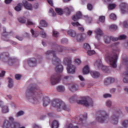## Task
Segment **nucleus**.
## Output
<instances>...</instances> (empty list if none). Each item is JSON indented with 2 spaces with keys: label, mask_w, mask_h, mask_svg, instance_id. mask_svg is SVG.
<instances>
[{
  "label": "nucleus",
  "mask_w": 128,
  "mask_h": 128,
  "mask_svg": "<svg viewBox=\"0 0 128 128\" xmlns=\"http://www.w3.org/2000/svg\"><path fill=\"white\" fill-rule=\"evenodd\" d=\"M87 118H88V114H86L81 116V117L80 118V122L79 124H82V122H84V120H86Z\"/></svg>",
  "instance_id": "nucleus-34"
},
{
  "label": "nucleus",
  "mask_w": 128,
  "mask_h": 128,
  "mask_svg": "<svg viewBox=\"0 0 128 128\" xmlns=\"http://www.w3.org/2000/svg\"><path fill=\"white\" fill-rule=\"evenodd\" d=\"M104 42L105 44H108L112 42V41L110 40V36H104Z\"/></svg>",
  "instance_id": "nucleus-30"
},
{
  "label": "nucleus",
  "mask_w": 128,
  "mask_h": 128,
  "mask_svg": "<svg viewBox=\"0 0 128 128\" xmlns=\"http://www.w3.org/2000/svg\"><path fill=\"white\" fill-rule=\"evenodd\" d=\"M72 24L73 26H78V30H80V32H84V28L82 26V25H80L78 22H72Z\"/></svg>",
  "instance_id": "nucleus-16"
},
{
  "label": "nucleus",
  "mask_w": 128,
  "mask_h": 128,
  "mask_svg": "<svg viewBox=\"0 0 128 128\" xmlns=\"http://www.w3.org/2000/svg\"><path fill=\"white\" fill-rule=\"evenodd\" d=\"M56 12L59 14V16H62V14H64V11L62 10V9L60 8H55Z\"/></svg>",
  "instance_id": "nucleus-39"
},
{
  "label": "nucleus",
  "mask_w": 128,
  "mask_h": 128,
  "mask_svg": "<svg viewBox=\"0 0 128 128\" xmlns=\"http://www.w3.org/2000/svg\"><path fill=\"white\" fill-rule=\"evenodd\" d=\"M50 102V100L48 97H44L42 100V104L44 106H48Z\"/></svg>",
  "instance_id": "nucleus-21"
},
{
  "label": "nucleus",
  "mask_w": 128,
  "mask_h": 128,
  "mask_svg": "<svg viewBox=\"0 0 128 128\" xmlns=\"http://www.w3.org/2000/svg\"><path fill=\"white\" fill-rule=\"evenodd\" d=\"M87 54L88 56H92L93 54H96V52L94 50H88L87 52Z\"/></svg>",
  "instance_id": "nucleus-49"
},
{
  "label": "nucleus",
  "mask_w": 128,
  "mask_h": 128,
  "mask_svg": "<svg viewBox=\"0 0 128 128\" xmlns=\"http://www.w3.org/2000/svg\"><path fill=\"white\" fill-rule=\"evenodd\" d=\"M99 114V116H97L96 118V121L98 122H100V124L106 122L110 116L106 110H101L100 111Z\"/></svg>",
  "instance_id": "nucleus-5"
},
{
  "label": "nucleus",
  "mask_w": 128,
  "mask_h": 128,
  "mask_svg": "<svg viewBox=\"0 0 128 128\" xmlns=\"http://www.w3.org/2000/svg\"><path fill=\"white\" fill-rule=\"evenodd\" d=\"M118 118H120V114L118 112H115L111 116V122L113 124H118Z\"/></svg>",
  "instance_id": "nucleus-11"
},
{
  "label": "nucleus",
  "mask_w": 128,
  "mask_h": 128,
  "mask_svg": "<svg viewBox=\"0 0 128 128\" xmlns=\"http://www.w3.org/2000/svg\"><path fill=\"white\" fill-rule=\"evenodd\" d=\"M24 8L28 10H32L34 8H32V5L31 4L28 3L26 0H24L22 2Z\"/></svg>",
  "instance_id": "nucleus-14"
},
{
  "label": "nucleus",
  "mask_w": 128,
  "mask_h": 128,
  "mask_svg": "<svg viewBox=\"0 0 128 128\" xmlns=\"http://www.w3.org/2000/svg\"><path fill=\"white\" fill-rule=\"evenodd\" d=\"M38 28H40V30H42V31L40 32V34L41 35V36L42 38H46V33L44 32V29H42V28H40V26H39Z\"/></svg>",
  "instance_id": "nucleus-38"
},
{
  "label": "nucleus",
  "mask_w": 128,
  "mask_h": 128,
  "mask_svg": "<svg viewBox=\"0 0 128 128\" xmlns=\"http://www.w3.org/2000/svg\"><path fill=\"white\" fill-rule=\"evenodd\" d=\"M122 124L124 128H128V120H124L122 122Z\"/></svg>",
  "instance_id": "nucleus-41"
},
{
  "label": "nucleus",
  "mask_w": 128,
  "mask_h": 128,
  "mask_svg": "<svg viewBox=\"0 0 128 128\" xmlns=\"http://www.w3.org/2000/svg\"><path fill=\"white\" fill-rule=\"evenodd\" d=\"M116 4H108V10H114V8H116Z\"/></svg>",
  "instance_id": "nucleus-36"
},
{
  "label": "nucleus",
  "mask_w": 128,
  "mask_h": 128,
  "mask_svg": "<svg viewBox=\"0 0 128 128\" xmlns=\"http://www.w3.org/2000/svg\"><path fill=\"white\" fill-rule=\"evenodd\" d=\"M118 60V53L113 52L106 57V62L111 66L112 68H116V61Z\"/></svg>",
  "instance_id": "nucleus-4"
},
{
  "label": "nucleus",
  "mask_w": 128,
  "mask_h": 128,
  "mask_svg": "<svg viewBox=\"0 0 128 128\" xmlns=\"http://www.w3.org/2000/svg\"><path fill=\"white\" fill-rule=\"evenodd\" d=\"M128 58H124L122 60V62L124 64H128Z\"/></svg>",
  "instance_id": "nucleus-63"
},
{
  "label": "nucleus",
  "mask_w": 128,
  "mask_h": 128,
  "mask_svg": "<svg viewBox=\"0 0 128 128\" xmlns=\"http://www.w3.org/2000/svg\"><path fill=\"white\" fill-rule=\"evenodd\" d=\"M60 36V33L58 32V31L54 30L53 32V36H54V38H58Z\"/></svg>",
  "instance_id": "nucleus-54"
},
{
  "label": "nucleus",
  "mask_w": 128,
  "mask_h": 128,
  "mask_svg": "<svg viewBox=\"0 0 128 128\" xmlns=\"http://www.w3.org/2000/svg\"><path fill=\"white\" fill-rule=\"evenodd\" d=\"M10 34V33L6 32V28H4V32L2 34L3 36H8Z\"/></svg>",
  "instance_id": "nucleus-53"
},
{
  "label": "nucleus",
  "mask_w": 128,
  "mask_h": 128,
  "mask_svg": "<svg viewBox=\"0 0 128 128\" xmlns=\"http://www.w3.org/2000/svg\"><path fill=\"white\" fill-rule=\"evenodd\" d=\"M95 32L96 34V38L98 40H100V36L104 34V32H102V30L100 28H97L95 30Z\"/></svg>",
  "instance_id": "nucleus-13"
},
{
  "label": "nucleus",
  "mask_w": 128,
  "mask_h": 128,
  "mask_svg": "<svg viewBox=\"0 0 128 128\" xmlns=\"http://www.w3.org/2000/svg\"><path fill=\"white\" fill-rule=\"evenodd\" d=\"M60 75L58 74H54L50 78V84L52 86H55L60 82Z\"/></svg>",
  "instance_id": "nucleus-9"
},
{
  "label": "nucleus",
  "mask_w": 128,
  "mask_h": 128,
  "mask_svg": "<svg viewBox=\"0 0 128 128\" xmlns=\"http://www.w3.org/2000/svg\"><path fill=\"white\" fill-rule=\"evenodd\" d=\"M10 128H20V123L18 122H12L10 123Z\"/></svg>",
  "instance_id": "nucleus-27"
},
{
  "label": "nucleus",
  "mask_w": 128,
  "mask_h": 128,
  "mask_svg": "<svg viewBox=\"0 0 128 128\" xmlns=\"http://www.w3.org/2000/svg\"><path fill=\"white\" fill-rule=\"evenodd\" d=\"M90 73V67L88 66H86L83 68V74H88Z\"/></svg>",
  "instance_id": "nucleus-32"
},
{
  "label": "nucleus",
  "mask_w": 128,
  "mask_h": 128,
  "mask_svg": "<svg viewBox=\"0 0 128 128\" xmlns=\"http://www.w3.org/2000/svg\"><path fill=\"white\" fill-rule=\"evenodd\" d=\"M106 20V17L104 16H100L99 18L100 22H104V20Z\"/></svg>",
  "instance_id": "nucleus-57"
},
{
  "label": "nucleus",
  "mask_w": 128,
  "mask_h": 128,
  "mask_svg": "<svg viewBox=\"0 0 128 128\" xmlns=\"http://www.w3.org/2000/svg\"><path fill=\"white\" fill-rule=\"evenodd\" d=\"M77 103L79 104H84L87 108H88V106H94V101L90 98H86L82 100H79L77 101Z\"/></svg>",
  "instance_id": "nucleus-7"
},
{
  "label": "nucleus",
  "mask_w": 128,
  "mask_h": 128,
  "mask_svg": "<svg viewBox=\"0 0 128 128\" xmlns=\"http://www.w3.org/2000/svg\"><path fill=\"white\" fill-rule=\"evenodd\" d=\"M109 28L110 30H118V26L114 24H112L110 26Z\"/></svg>",
  "instance_id": "nucleus-48"
},
{
  "label": "nucleus",
  "mask_w": 128,
  "mask_h": 128,
  "mask_svg": "<svg viewBox=\"0 0 128 128\" xmlns=\"http://www.w3.org/2000/svg\"><path fill=\"white\" fill-rule=\"evenodd\" d=\"M58 126H60V124H58V122L56 120H54L52 122L51 128H58Z\"/></svg>",
  "instance_id": "nucleus-28"
},
{
  "label": "nucleus",
  "mask_w": 128,
  "mask_h": 128,
  "mask_svg": "<svg viewBox=\"0 0 128 128\" xmlns=\"http://www.w3.org/2000/svg\"><path fill=\"white\" fill-rule=\"evenodd\" d=\"M10 110H8V106H2V112L3 114H7L8 112Z\"/></svg>",
  "instance_id": "nucleus-35"
},
{
  "label": "nucleus",
  "mask_w": 128,
  "mask_h": 128,
  "mask_svg": "<svg viewBox=\"0 0 128 128\" xmlns=\"http://www.w3.org/2000/svg\"><path fill=\"white\" fill-rule=\"evenodd\" d=\"M103 96L104 98H112V94H104Z\"/></svg>",
  "instance_id": "nucleus-59"
},
{
  "label": "nucleus",
  "mask_w": 128,
  "mask_h": 128,
  "mask_svg": "<svg viewBox=\"0 0 128 128\" xmlns=\"http://www.w3.org/2000/svg\"><path fill=\"white\" fill-rule=\"evenodd\" d=\"M76 40L78 42H82L86 40V37L84 36V34H78L76 36Z\"/></svg>",
  "instance_id": "nucleus-15"
},
{
  "label": "nucleus",
  "mask_w": 128,
  "mask_h": 128,
  "mask_svg": "<svg viewBox=\"0 0 128 128\" xmlns=\"http://www.w3.org/2000/svg\"><path fill=\"white\" fill-rule=\"evenodd\" d=\"M91 76L92 77H93L94 78H99L100 76V72H96V71H92L90 72Z\"/></svg>",
  "instance_id": "nucleus-24"
},
{
  "label": "nucleus",
  "mask_w": 128,
  "mask_h": 128,
  "mask_svg": "<svg viewBox=\"0 0 128 128\" xmlns=\"http://www.w3.org/2000/svg\"><path fill=\"white\" fill-rule=\"evenodd\" d=\"M31 33L32 34V36L33 38H36L38 36V34L36 33V32H34V30L32 29H31L30 30Z\"/></svg>",
  "instance_id": "nucleus-45"
},
{
  "label": "nucleus",
  "mask_w": 128,
  "mask_h": 128,
  "mask_svg": "<svg viewBox=\"0 0 128 128\" xmlns=\"http://www.w3.org/2000/svg\"><path fill=\"white\" fill-rule=\"evenodd\" d=\"M24 112L22 110H20L16 114V118H18L19 116H24Z\"/></svg>",
  "instance_id": "nucleus-44"
},
{
  "label": "nucleus",
  "mask_w": 128,
  "mask_h": 128,
  "mask_svg": "<svg viewBox=\"0 0 128 128\" xmlns=\"http://www.w3.org/2000/svg\"><path fill=\"white\" fill-rule=\"evenodd\" d=\"M3 128H10V121L6 120L4 121V124L2 126Z\"/></svg>",
  "instance_id": "nucleus-26"
},
{
  "label": "nucleus",
  "mask_w": 128,
  "mask_h": 128,
  "mask_svg": "<svg viewBox=\"0 0 128 128\" xmlns=\"http://www.w3.org/2000/svg\"><path fill=\"white\" fill-rule=\"evenodd\" d=\"M85 18H86V22L88 24H90L92 22V18L88 17V16H85Z\"/></svg>",
  "instance_id": "nucleus-52"
},
{
  "label": "nucleus",
  "mask_w": 128,
  "mask_h": 128,
  "mask_svg": "<svg viewBox=\"0 0 128 128\" xmlns=\"http://www.w3.org/2000/svg\"><path fill=\"white\" fill-rule=\"evenodd\" d=\"M40 24L41 26H43V28L48 26V23L44 20H41Z\"/></svg>",
  "instance_id": "nucleus-40"
},
{
  "label": "nucleus",
  "mask_w": 128,
  "mask_h": 128,
  "mask_svg": "<svg viewBox=\"0 0 128 128\" xmlns=\"http://www.w3.org/2000/svg\"><path fill=\"white\" fill-rule=\"evenodd\" d=\"M26 26H34V22L30 19H28Z\"/></svg>",
  "instance_id": "nucleus-46"
},
{
  "label": "nucleus",
  "mask_w": 128,
  "mask_h": 128,
  "mask_svg": "<svg viewBox=\"0 0 128 128\" xmlns=\"http://www.w3.org/2000/svg\"><path fill=\"white\" fill-rule=\"evenodd\" d=\"M100 70H102L106 72H108V67L106 66L102 65V68H100Z\"/></svg>",
  "instance_id": "nucleus-43"
},
{
  "label": "nucleus",
  "mask_w": 128,
  "mask_h": 128,
  "mask_svg": "<svg viewBox=\"0 0 128 128\" xmlns=\"http://www.w3.org/2000/svg\"><path fill=\"white\" fill-rule=\"evenodd\" d=\"M16 38L18 40H24V37L23 36H16Z\"/></svg>",
  "instance_id": "nucleus-62"
},
{
  "label": "nucleus",
  "mask_w": 128,
  "mask_h": 128,
  "mask_svg": "<svg viewBox=\"0 0 128 128\" xmlns=\"http://www.w3.org/2000/svg\"><path fill=\"white\" fill-rule=\"evenodd\" d=\"M118 40H126V35H121L118 38Z\"/></svg>",
  "instance_id": "nucleus-60"
},
{
  "label": "nucleus",
  "mask_w": 128,
  "mask_h": 128,
  "mask_svg": "<svg viewBox=\"0 0 128 128\" xmlns=\"http://www.w3.org/2000/svg\"><path fill=\"white\" fill-rule=\"evenodd\" d=\"M110 18L111 20H116V14L112 13L110 14Z\"/></svg>",
  "instance_id": "nucleus-47"
},
{
  "label": "nucleus",
  "mask_w": 128,
  "mask_h": 128,
  "mask_svg": "<svg viewBox=\"0 0 128 128\" xmlns=\"http://www.w3.org/2000/svg\"><path fill=\"white\" fill-rule=\"evenodd\" d=\"M52 106H54V108H56L58 112H60V110H62L66 112L70 111V107L66 105V103L60 99H54L52 101Z\"/></svg>",
  "instance_id": "nucleus-2"
},
{
  "label": "nucleus",
  "mask_w": 128,
  "mask_h": 128,
  "mask_svg": "<svg viewBox=\"0 0 128 128\" xmlns=\"http://www.w3.org/2000/svg\"><path fill=\"white\" fill-rule=\"evenodd\" d=\"M22 4L19 3L15 7L14 10L16 12H20L22 10Z\"/></svg>",
  "instance_id": "nucleus-33"
},
{
  "label": "nucleus",
  "mask_w": 128,
  "mask_h": 128,
  "mask_svg": "<svg viewBox=\"0 0 128 128\" xmlns=\"http://www.w3.org/2000/svg\"><path fill=\"white\" fill-rule=\"evenodd\" d=\"M68 40L67 38H63L62 40H61V42L62 44H68Z\"/></svg>",
  "instance_id": "nucleus-58"
},
{
  "label": "nucleus",
  "mask_w": 128,
  "mask_h": 128,
  "mask_svg": "<svg viewBox=\"0 0 128 128\" xmlns=\"http://www.w3.org/2000/svg\"><path fill=\"white\" fill-rule=\"evenodd\" d=\"M123 90L124 92H126V94H128V86H124L123 88Z\"/></svg>",
  "instance_id": "nucleus-64"
},
{
  "label": "nucleus",
  "mask_w": 128,
  "mask_h": 128,
  "mask_svg": "<svg viewBox=\"0 0 128 128\" xmlns=\"http://www.w3.org/2000/svg\"><path fill=\"white\" fill-rule=\"evenodd\" d=\"M56 89L59 92H64V90H66V88H64V86H57Z\"/></svg>",
  "instance_id": "nucleus-31"
},
{
  "label": "nucleus",
  "mask_w": 128,
  "mask_h": 128,
  "mask_svg": "<svg viewBox=\"0 0 128 128\" xmlns=\"http://www.w3.org/2000/svg\"><path fill=\"white\" fill-rule=\"evenodd\" d=\"M87 8L88 10H92V4H88L87 5Z\"/></svg>",
  "instance_id": "nucleus-61"
},
{
  "label": "nucleus",
  "mask_w": 128,
  "mask_h": 128,
  "mask_svg": "<svg viewBox=\"0 0 128 128\" xmlns=\"http://www.w3.org/2000/svg\"><path fill=\"white\" fill-rule=\"evenodd\" d=\"M64 64L67 66V72L68 74H74L76 72V66L72 64V60L70 58L64 59Z\"/></svg>",
  "instance_id": "nucleus-6"
},
{
  "label": "nucleus",
  "mask_w": 128,
  "mask_h": 128,
  "mask_svg": "<svg viewBox=\"0 0 128 128\" xmlns=\"http://www.w3.org/2000/svg\"><path fill=\"white\" fill-rule=\"evenodd\" d=\"M8 86L10 88H12L14 86V80L12 78H8Z\"/></svg>",
  "instance_id": "nucleus-37"
},
{
  "label": "nucleus",
  "mask_w": 128,
  "mask_h": 128,
  "mask_svg": "<svg viewBox=\"0 0 128 128\" xmlns=\"http://www.w3.org/2000/svg\"><path fill=\"white\" fill-rule=\"evenodd\" d=\"M18 20L20 24H24L26 22V18L24 17H20L18 18Z\"/></svg>",
  "instance_id": "nucleus-42"
},
{
  "label": "nucleus",
  "mask_w": 128,
  "mask_h": 128,
  "mask_svg": "<svg viewBox=\"0 0 128 128\" xmlns=\"http://www.w3.org/2000/svg\"><path fill=\"white\" fill-rule=\"evenodd\" d=\"M110 39L112 42H116L117 40H118V38H116L112 36H110Z\"/></svg>",
  "instance_id": "nucleus-56"
},
{
  "label": "nucleus",
  "mask_w": 128,
  "mask_h": 128,
  "mask_svg": "<svg viewBox=\"0 0 128 128\" xmlns=\"http://www.w3.org/2000/svg\"><path fill=\"white\" fill-rule=\"evenodd\" d=\"M102 62L100 59L97 60L94 64V66L96 68H99V70L100 68H102Z\"/></svg>",
  "instance_id": "nucleus-20"
},
{
  "label": "nucleus",
  "mask_w": 128,
  "mask_h": 128,
  "mask_svg": "<svg viewBox=\"0 0 128 128\" xmlns=\"http://www.w3.org/2000/svg\"><path fill=\"white\" fill-rule=\"evenodd\" d=\"M68 34L72 38H74L76 36V33L74 30H70L68 31Z\"/></svg>",
  "instance_id": "nucleus-29"
},
{
  "label": "nucleus",
  "mask_w": 128,
  "mask_h": 128,
  "mask_svg": "<svg viewBox=\"0 0 128 128\" xmlns=\"http://www.w3.org/2000/svg\"><path fill=\"white\" fill-rule=\"evenodd\" d=\"M53 54V58L52 59V62L54 66H58V64H60V59L56 56V51L52 50H48L46 52V56H49V54Z\"/></svg>",
  "instance_id": "nucleus-8"
},
{
  "label": "nucleus",
  "mask_w": 128,
  "mask_h": 128,
  "mask_svg": "<svg viewBox=\"0 0 128 128\" xmlns=\"http://www.w3.org/2000/svg\"><path fill=\"white\" fill-rule=\"evenodd\" d=\"M64 10L66 12L67 16H70V12H72L74 10V8L72 6L66 7L64 8Z\"/></svg>",
  "instance_id": "nucleus-23"
},
{
  "label": "nucleus",
  "mask_w": 128,
  "mask_h": 128,
  "mask_svg": "<svg viewBox=\"0 0 128 128\" xmlns=\"http://www.w3.org/2000/svg\"><path fill=\"white\" fill-rule=\"evenodd\" d=\"M25 63L27 64L30 68H34V66H36L38 60H36V58H30L27 59Z\"/></svg>",
  "instance_id": "nucleus-10"
},
{
  "label": "nucleus",
  "mask_w": 128,
  "mask_h": 128,
  "mask_svg": "<svg viewBox=\"0 0 128 128\" xmlns=\"http://www.w3.org/2000/svg\"><path fill=\"white\" fill-rule=\"evenodd\" d=\"M123 82L125 84H128V71H126L124 74Z\"/></svg>",
  "instance_id": "nucleus-25"
},
{
  "label": "nucleus",
  "mask_w": 128,
  "mask_h": 128,
  "mask_svg": "<svg viewBox=\"0 0 128 128\" xmlns=\"http://www.w3.org/2000/svg\"><path fill=\"white\" fill-rule=\"evenodd\" d=\"M80 18H82V12H76V15H74L72 17V20L74 22L76 20H78Z\"/></svg>",
  "instance_id": "nucleus-18"
},
{
  "label": "nucleus",
  "mask_w": 128,
  "mask_h": 128,
  "mask_svg": "<svg viewBox=\"0 0 128 128\" xmlns=\"http://www.w3.org/2000/svg\"><path fill=\"white\" fill-rule=\"evenodd\" d=\"M112 102L110 100H108L106 102V106L108 108H110L112 106Z\"/></svg>",
  "instance_id": "nucleus-50"
},
{
  "label": "nucleus",
  "mask_w": 128,
  "mask_h": 128,
  "mask_svg": "<svg viewBox=\"0 0 128 128\" xmlns=\"http://www.w3.org/2000/svg\"><path fill=\"white\" fill-rule=\"evenodd\" d=\"M36 88V85L32 84L30 85L26 92V98L34 104H40V100H42V94L37 92H32L33 90Z\"/></svg>",
  "instance_id": "nucleus-1"
},
{
  "label": "nucleus",
  "mask_w": 128,
  "mask_h": 128,
  "mask_svg": "<svg viewBox=\"0 0 128 128\" xmlns=\"http://www.w3.org/2000/svg\"><path fill=\"white\" fill-rule=\"evenodd\" d=\"M15 78L17 80H20V78H22V75H20V74H16L15 75Z\"/></svg>",
  "instance_id": "nucleus-55"
},
{
  "label": "nucleus",
  "mask_w": 128,
  "mask_h": 128,
  "mask_svg": "<svg viewBox=\"0 0 128 128\" xmlns=\"http://www.w3.org/2000/svg\"><path fill=\"white\" fill-rule=\"evenodd\" d=\"M122 14H126L128 12V6L126 2H122L120 6Z\"/></svg>",
  "instance_id": "nucleus-12"
},
{
  "label": "nucleus",
  "mask_w": 128,
  "mask_h": 128,
  "mask_svg": "<svg viewBox=\"0 0 128 128\" xmlns=\"http://www.w3.org/2000/svg\"><path fill=\"white\" fill-rule=\"evenodd\" d=\"M84 48L85 50H90V44H84Z\"/></svg>",
  "instance_id": "nucleus-51"
},
{
  "label": "nucleus",
  "mask_w": 128,
  "mask_h": 128,
  "mask_svg": "<svg viewBox=\"0 0 128 128\" xmlns=\"http://www.w3.org/2000/svg\"><path fill=\"white\" fill-rule=\"evenodd\" d=\"M55 70L57 74H60L62 72V70H64V67L60 64L56 65Z\"/></svg>",
  "instance_id": "nucleus-19"
},
{
  "label": "nucleus",
  "mask_w": 128,
  "mask_h": 128,
  "mask_svg": "<svg viewBox=\"0 0 128 128\" xmlns=\"http://www.w3.org/2000/svg\"><path fill=\"white\" fill-rule=\"evenodd\" d=\"M114 82V78L108 77L105 79L104 84L105 86H108V84H110Z\"/></svg>",
  "instance_id": "nucleus-17"
},
{
  "label": "nucleus",
  "mask_w": 128,
  "mask_h": 128,
  "mask_svg": "<svg viewBox=\"0 0 128 128\" xmlns=\"http://www.w3.org/2000/svg\"><path fill=\"white\" fill-rule=\"evenodd\" d=\"M0 60H2L10 66L18 64V60L10 57V54L6 52L0 54Z\"/></svg>",
  "instance_id": "nucleus-3"
},
{
  "label": "nucleus",
  "mask_w": 128,
  "mask_h": 128,
  "mask_svg": "<svg viewBox=\"0 0 128 128\" xmlns=\"http://www.w3.org/2000/svg\"><path fill=\"white\" fill-rule=\"evenodd\" d=\"M80 88H78V86L76 84H74L71 86L70 88V92H76V90H78V89Z\"/></svg>",
  "instance_id": "nucleus-22"
}]
</instances>
